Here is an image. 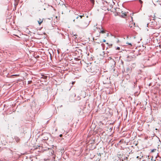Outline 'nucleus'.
<instances>
[{"label": "nucleus", "instance_id": "f257e3e1", "mask_svg": "<svg viewBox=\"0 0 161 161\" xmlns=\"http://www.w3.org/2000/svg\"><path fill=\"white\" fill-rule=\"evenodd\" d=\"M112 2L113 3H114L112 0L111 1L110 3H111ZM110 3H108L107 2L104 1L103 2V4L105 5L107 7L108 11H109L110 10L112 11L111 9H112L113 8L112 5L111 4H110Z\"/></svg>", "mask_w": 161, "mask_h": 161}, {"label": "nucleus", "instance_id": "f03ea898", "mask_svg": "<svg viewBox=\"0 0 161 161\" xmlns=\"http://www.w3.org/2000/svg\"><path fill=\"white\" fill-rule=\"evenodd\" d=\"M89 22L88 21H85L82 22L80 26H79L80 28L84 29L86 28L89 25Z\"/></svg>", "mask_w": 161, "mask_h": 161}, {"label": "nucleus", "instance_id": "7ed1b4c3", "mask_svg": "<svg viewBox=\"0 0 161 161\" xmlns=\"http://www.w3.org/2000/svg\"><path fill=\"white\" fill-rule=\"evenodd\" d=\"M134 58V56H128L127 57V59L128 61H130L133 59Z\"/></svg>", "mask_w": 161, "mask_h": 161}, {"label": "nucleus", "instance_id": "20e7f679", "mask_svg": "<svg viewBox=\"0 0 161 161\" xmlns=\"http://www.w3.org/2000/svg\"><path fill=\"white\" fill-rule=\"evenodd\" d=\"M102 9L105 11H108L107 7L105 5L104 6H102Z\"/></svg>", "mask_w": 161, "mask_h": 161}, {"label": "nucleus", "instance_id": "39448f33", "mask_svg": "<svg viewBox=\"0 0 161 161\" xmlns=\"http://www.w3.org/2000/svg\"><path fill=\"white\" fill-rule=\"evenodd\" d=\"M99 29L100 30V33H105V31L102 27L101 26L100 28H99Z\"/></svg>", "mask_w": 161, "mask_h": 161}, {"label": "nucleus", "instance_id": "423d86ee", "mask_svg": "<svg viewBox=\"0 0 161 161\" xmlns=\"http://www.w3.org/2000/svg\"><path fill=\"white\" fill-rule=\"evenodd\" d=\"M42 22H43V19H39V20H38V23L39 25H40L42 23Z\"/></svg>", "mask_w": 161, "mask_h": 161}, {"label": "nucleus", "instance_id": "0eeeda50", "mask_svg": "<svg viewBox=\"0 0 161 161\" xmlns=\"http://www.w3.org/2000/svg\"><path fill=\"white\" fill-rule=\"evenodd\" d=\"M139 1L141 4L142 3V1L141 0H139Z\"/></svg>", "mask_w": 161, "mask_h": 161}, {"label": "nucleus", "instance_id": "6e6552de", "mask_svg": "<svg viewBox=\"0 0 161 161\" xmlns=\"http://www.w3.org/2000/svg\"><path fill=\"white\" fill-rule=\"evenodd\" d=\"M91 1L92 3L93 4L94 3V0H90Z\"/></svg>", "mask_w": 161, "mask_h": 161}, {"label": "nucleus", "instance_id": "1a4fd4ad", "mask_svg": "<svg viewBox=\"0 0 161 161\" xmlns=\"http://www.w3.org/2000/svg\"><path fill=\"white\" fill-rule=\"evenodd\" d=\"M127 44H128V45H130V46H132V44L131 43H126Z\"/></svg>", "mask_w": 161, "mask_h": 161}, {"label": "nucleus", "instance_id": "9d476101", "mask_svg": "<svg viewBox=\"0 0 161 161\" xmlns=\"http://www.w3.org/2000/svg\"><path fill=\"white\" fill-rule=\"evenodd\" d=\"M75 18H76V19H77L78 18L79 16H75Z\"/></svg>", "mask_w": 161, "mask_h": 161}, {"label": "nucleus", "instance_id": "9b49d317", "mask_svg": "<svg viewBox=\"0 0 161 161\" xmlns=\"http://www.w3.org/2000/svg\"><path fill=\"white\" fill-rule=\"evenodd\" d=\"M79 16L80 17V18L81 19L82 18V17L83 16V15H79Z\"/></svg>", "mask_w": 161, "mask_h": 161}, {"label": "nucleus", "instance_id": "f8f14e48", "mask_svg": "<svg viewBox=\"0 0 161 161\" xmlns=\"http://www.w3.org/2000/svg\"><path fill=\"white\" fill-rule=\"evenodd\" d=\"M106 42L105 40L103 39V42Z\"/></svg>", "mask_w": 161, "mask_h": 161}, {"label": "nucleus", "instance_id": "ddd939ff", "mask_svg": "<svg viewBox=\"0 0 161 161\" xmlns=\"http://www.w3.org/2000/svg\"><path fill=\"white\" fill-rule=\"evenodd\" d=\"M117 49L118 50H119L120 48L119 47H117Z\"/></svg>", "mask_w": 161, "mask_h": 161}, {"label": "nucleus", "instance_id": "4468645a", "mask_svg": "<svg viewBox=\"0 0 161 161\" xmlns=\"http://www.w3.org/2000/svg\"><path fill=\"white\" fill-rule=\"evenodd\" d=\"M75 82V81H74V82H72V84H74V83Z\"/></svg>", "mask_w": 161, "mask_h": 161}, {"label": "nucleus", "instance_id": "2eb2a0df", "mask_svg": "<svg viewBox=\"0 0 161 161\" xmlns=\"http://www.w3.org/2000/svg\"><path fill=\"white\" fill-rule=\"evenodd\" d=\"M62 136V134H60V135L59 136H60V137H61Z\"/></svg>", "mask_w": 161, "mask_h": 161}, {"label": "nucleus", "instance_id": "dca6fc26", "mask_svg": "<svg viewBox=\"0 0 161 161\" xmlns=\"http://www.w3.org/2000/svg\"><path fill=\"white\" fill-rule=\"evenodd\" d=\"M115 11H116V12H117V10H116V9H115Z\"/></svg>", "mask_w": 161, "mask_h": 161}, {"label": "nucleus", "instance_id": "f3484780", "mask_svg": "<svg viewBox=\"0 0 161 161\" xmlns=\"http://www.w3.org/2000/svg\"><path fill=\"white\" fill-rule=\"evenodd\" d=\"M75 15H78V14H75Z\"/></svg>", "mask_w": 161, "mask_h": 161}, {"label": "nucleus", "instance_id": "a211bd4d", "mask_svg": "<svg viewBox=\"0 0 161 161\" xmlns=\"http://www.w3.org/2000/svg\"><path fill=\"white\" fill-rule=\"evenodd\" d=\"M75 19H74V20H73V21H75Z\"/></svg>", "mask_w": 161, "mask_h": 161}]
</instances>
